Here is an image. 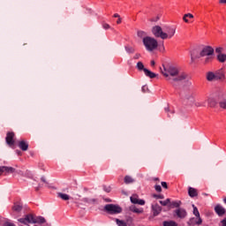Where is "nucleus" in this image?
I'll list each match as a JSON object with an SVG mask.
<instances>
[{
    "label": "nucleus",
    "instance_id": "nucleus-14",
    "mask_svg": "<svg viewBox=\"0 0 226 226\" xmlns=\"http://www.w3.org/2000/svg\"><path fill=\"white\" fill-rule=\"evenodd\" d=\"M18 146L22 151H27L29 149V144L26 140H20Z\"/></svg>",
    "mask_w": 226,
    "mask_h": 226
},
{
    "label": "nucleus",
    "instance_id": "nucleus-32",
    "mask_svg": "<svg viewBox=\"0 0 226 226\" xmlns=\"http://www.w3.org/2000/svg\"><path fill=\"white\" fill-rule=\"evenodd\" d=\"M116 223L118 226H127L126 222H124L123 220H119V219H116Z\"/></svg>",
    "mask_w": 226,
    "mask_h": 226
},
{
    "label": "nucleus",
    "instance_id": "nucleus-44",
    "mask_svg": "<svg viewBox=\"0 0 226 226\" xmlns=\"http://www.w3.org/2000/svg\"><path fill=\"white\" fill-rule=\"evenodd\" d=\"M187 17V19H193V14L192 13H186L185 14V18Z\"/></svg>",
    "mask_w": 226,
    "mask_h": 226
},
{
    "label": "nucleus",
    "instance_id": "nucleus-51",
    "mask_svg": "<svg viewBox=\"0 0 226 226\" xmlns=\"http://www.w3.org/2000/svg\"><path fill=\"white\" fill-rule=\"evenodd\" d=\"M139 57H140V54L137 53V54L134 56L133 59H139Z\"/></svg>",
    "mask_w": 226,
    "mask_h": 226
},
{
    "label": "nucleus",
    "instance_id": "nucleus-35",
    "mask_svg": "<svg viewBox=\"0 0 226 226\" xmlns=\"http://www.w3.org/2000/svg\"><path fill=\"white\" fill-rule=\"evenodd\" d=\"M125 50L128 54H133L135 52V49L130 46H125Z\"/></svg>",
    "mask_w": 226,
    "mask_h": 226
},
{
    "label": "nucleus",
    "instance_id": "nucleus-37",
    "mask_svg": "<svg viewBox=\"0 0 226 226\" xmlns=\"http://www.w3.org/2000/svg\"><path fill=\"white\" fill-rule=\"evenodd\" d=\"M154 189H155L156 192H162V185H156L154 186Z\"/></svg>",
    "mask_w": 226,
    "mask_h": 226
},
{
    "label": "nucleus",
    "instance_id": "nucleus-55",
    "mask_svg": "<svg viewBox=\"0 0 226 226\" xmlns=\"http://www.w3.org/2000/svg\"><path fill=\"white\" fill-rule=\"evenodd\" d=\"M4 173L3 166H0V176Z\"/></svg>",
    "mask_w": 226,
    "mask_h": 226
},
{
    "label": "nucleus",
    "instance_id": "nucleus-40",
    "mask_svg": "<svg viewBox=\"0 0 226 226\" xmlns=\"http://www.w3.org/2000/svg\"><path fill=\"white\" fill-rule=\"evenodd\" d=\"M102 27H103V29H110V25H109L107 23H103Z\"/></svg>",
    "mask_w": 226,
    "mask_h": 226
},
{
    "label": "nucleus",
    "instance_id": "nucleus-34",
    "mask_svg": "<svg viewBox=\"0 0 226 226\" xmlns=\"http://www.w3.org/2000/svg\"><path fill=\"white\" fill-rule=\"evenodd\" d=\"M159 202H160V204L162 206H169V204H170V199L168 198L164 201L163 200H160Z\"/></svg>",
    "mask_w": 226,
    "mask_h": 226
},
{
    "label": "nucleus",
    "instance_id": "nucleus-47",
    "mask_svg": "<svg viewBox=\"0 0 226 226\" xmlns=\"http://www.w3.org/2000/svg\"><path fill=\"white\" fill-rule=\"evenodd\" d=\"M183 20L184 22H185L186 24H188L189 20H188V17H185V14L183 17Z\"/></svg>",
    "mask_w": 226,
    "mask_h": 226
},
{
    "label": "nucleus",
    "instance_id": "nucleus-50",
    "mask_svg": "<svg viewBox=\"0 0 226 226\" xmlns=\"http://www.w3.org/2000/svg\"><path fill=\"white\" fill-rule=\"evenodd\" d=\"M41 181H42V183H45L47 185V179L45 178V177H41Z\"/></svg>",
    "mask_w": 226,
    "mask_h": 226
},
{
    "label": "nucleus",
    "instance_id": "nucleus-24",
    "mask_svg": "<svg viewBox=\"0 0 226 226\" xmlns=\"http://www.w3.org/2000/svg\"><path fill=\"white\" fill-rule=\"evenodd\" d=\"M207 79L209 81L216 80V76L215 72H208L207 75Z\"/></svg>",
    "mask_w": 226,
    "mask_h": 226
},
{
    "label": "nucleus",
    "instance_id": "nucleus-4",
    "mask_svg": "<svg viewBox=\"0 0 226 226\" xmlns=\"http://www.w3.org/2000/svg\"><path fill=\"white\" fill-rule=\"evenodd\" d=\"M152 34L155 38H161V40H167V34L163 32V29L160 26H153Z\"/></svg>",
    "mask_w": 226,
    "mask_h": 226
},
{
    "label": "nucleus",
    "instance_id": "nucleus-9",
    "mask_svg": "<svg viewBox=\"0 0 226 226\" xmlns=\"http://www.w3.org/2000/svg\"><path fill=\"white\" fill-rule=\"evenodd\" d=\"M175 216H177V218H180L181 220L186 218L188 213H186V210L185 208H177L174 211Z\"/></svg>",
    "mask_w": 226,
    "mask_h": 226
},
{
    "label": "nucleus",
    "instance_id": "nucleus-2",
    "mask_svg": "<svg viewBox=\"0 0 226 226\" xmlns=\"http://www.w3.org/2000/svg\"><path fill=\"white\" fill-rule=\"evenodd\" d=\"M143 45L147 52H153L158 49V41L154 37L148 36L143 39Z\"/></svg>",
    "mask_w": 226,
    "mask_h": 226
},
{
    "label": "nucleus",
    "instance_id": "nucleus-56",
    "mask_svg": "<svg viewBox=\"0 0 226 226\" xmlns=\"http://www.w3.org/2000/svg\"><path fill=\"white\" fill-rule=\"evenodd\" d=\"M150 64H151V66H154V64H155L154 60H152V61L150 62Z\"/></svg>",
    "mask_w": 226,
    "mask_h": 226
},
{
    "label": "nucleus",
    "instance_id": "nucleus-45",
    "mask_svg": "<svg viewBox=\"0 0 226 226\" xmlns=\"http://www.w3.org/2000/svg\"><path fill=\"white\" fill-rule=\"evenodd\" d=\"M221 226H226V217L221 221Z\"/></svg>",
    "mask_w": 226,
    "mask_h": 226
},
{
    "label": "nucleus",
    "instance_id": "nucleus-16",
    "mask_svg": "<svg viewBox=\"0 0 226 226\" xmlns=\"http://www.w3.org/2000/svg\"><path fill=\"white\" fill-rule=\"evenodd\" d=\"M188 194L190 197L193 198V197H197V195H199V192H197V189L193 187H189Z\"/></svg>",
    "mask_w": 226,
    "mask_h": 226
},
{
    "label": "nucleus",
    "instance_id": "nucleus-61",
    "mask_svg": "<svg viewBox=\"0 0 226 226\" xmlns=\"http://www.w3.org/2000/svg\"><path fill=\"white\" fill-rule=\"evenodd\" d=\"M224 204H226V198L223 200Z\"/></svg>",
    "mask_w": 226,
    "mask_h": 226
},
{
    "label": "nucleus",
    "instance_id": "nucleus-39",
    "mask_svg": "<svg viewBox=\"0 0 226 226\" xmlns=\"http://www.w3.org/2000/svg\"><path fill=\"white\" fill-rule=\"evenodd\" d=\"M222 50H223V48H216L215 49V53L216 54H222Z\"/></svg>",
    "mask_w": 226,
    "mask_h": 226
},
{
    "label": "nucleus",
    "instance_id": "nucleus-53",
    "mask_svg": "<svg viewBox=\"0 0 226 226\" xmlns=\"http://www.w3.org/2000/svg\"><path fill=\"white\" fill-rule=\"evenodd\" d=\"M219 3H220L221 4H226V0H219Z\"/></svg>",
    "mask_w": 226,
    "mask_h": 226
},
{
    "label": "nucleus",
    "instance_id": "nucleus-57",
    "mask_svg": "<svg viewBox=\"0 0 226 226\" xmlns=\"http://www.w3.org/2000/svg\"><path fill=\"white\" fill-rule=\"evenodd\" d=\"M190 98H192V94H189L188 96L186 97L187 100H190Z\"/></svg>",
    "mask_w": 226,
    "mask_h": 226
},
{
    "label": "nucleus",
    "instance_id": "nucleus-41",
    "mask_svg": "<svg viewBox=\"0 0 226 226\" xmlns=\"http://www.w3.org/2000/svg\"><path fill=\"white\" fill-rule=\"evenodd\" d=\"M103 190H104V192H106V193H110V187H107V186H103Z\"/></svg>",
    "mask_w": 226,
    "mask_h": 226
},
{
    "label": "nucleus",
    "instance_id": "nucleus-23",
    "mask_svg": "<svg viewBox=\"0 0 226 226\" xmlns=\"http://www.w3.org/2000/svg\"><path fill=\"white\" fill-rule=\"evenodd\" d=\"M163 226H177V222H176L175 221H164L162 222Z\"/></svg>",
    "mask_w": 226,
    "mask_h": 226
},
{
    "label": "nucleus",
    "instance_id": "nucleus-54",
    "mask_svg": "<svg viewBox=\"0 0 226 226\" xmlns=\"http://www.w3.org/2000/svg\"><path fill=\"white\" fill-rule=\"evenodd\" d=\"M121 22H122L121 18H118V19L117 20V24H121Z\"/></svg>",
    "mask_w": 226,
    "mask_h": 226
},
{
    "label": "nucleus",
    "instance_id": "nucleus-13",
    "mask_svg": "<svg viewBox=\"0 0 226 226\" xmlns=\"http://www.w3.org/2000/svg\"><path fill=\"white\" fill-rule=\"evenodd\" d=\"M215 211L216 213V215H218V216H223V215H225L226 210L223 207H222L221 205H216L215 207Z\"/></svg>",
    "mask_w": 226,
    "mask_h": 226
},
{
    "label": "nucleus",
    "instance_id": "nucleus-15",
    "mask_svg": "<svg viewBox=\"0 0 226 226\" xmlns=\"http://www.w3.org/2000/svg\"><path fill=\"white\" fill-rule=\"evenodd\" d=\"M23 207L21 203H14V205L12 206V211H14V213H20Z\"/></svg>",
    "mask_w": 226,
    "mask_h": 226
},
{
    "label": "nucleus",
    "instance_id": "nucleus-10",
    "mask_svg": "<svg viewBox=\"0 0 226 226\" xmlns=\"http://www.w3.org/2000/svg\"><path fill=\"white\" fill-rule=\"evenodd\" d=\"M165 34L167 38H172L176 34V27L174 26H165Z\"/></svg>",
    "mask_w": 226,
    "mask_h": 226
},
{
    "label": "nucleus",
    "instance_id": "nucleus-8",
    "mask_svg": "<svg viewBox=\"0 0 226 226\" xmlns=\"http://www.w3.org/2000/svg\"><path fill=\"white\" fill-rule=\"evenodd\" d=\"M19 223H23V225H29L30 223H34V215L32 214L26 215L25 218H19L18 220Z\"/></svg>",
    "mask_w": 226,
    "mask_h": 226
},
{
    "label": "nucleus",
    "instance_id": "nucleus-48",
    "mask_svg": "<svg viewBox=\"0 0 226 226\" xmlns=\"http://www.w3.org/2000/svg\"><path fill=\"white\" fill-rule=\"evenodd\" d=\"M147 90V86H143L141 88L142 93H146Z\"/></svg>",
    "mask_w": 226,
    "mask_h": 226
},
{
    "label": "nucleus",
    "instance_id": "nucleus-38",
    "mask_svg": "<svg viewBox=\"0 0 226 226\" xmlns=\"http://www.w3.org/2000/svg\"><path fill=\"white\" fill-rule=\"evenodd\" d=\"M136 204H139V206H144V204H146V201L144 200H138V202Z\"/></svg>",
    "mask_w": 226,
    "mask_h": 226
},
{
    "label": "nucleus",
    "instance_id": "nucleus-6",
    "mask_svg": "<svg viewBox=\"0 0 226 226\" xmlns=\"http://www.w3.org/2000/svg\"><path fill=\"white\" fill-rule=\"evenodd\" d=\"M136 68H138V70L139 72L143 71L145 75H146V77H148L149 79H155V77L157 76L156 73L149 71L147 68H144V64L142 62H138L137 65H136Z\"/></svg>",
    "mask_w": 226,
    "mask_h": 226
},
{
    "label": "nucleus",
    "instance_id": "nucleus-36",
    "mask_svg": "<svg viewBox=\"0 0 226 226\" xmlns=\"http://www.w3.org/2000/svg\"><path fill=\"white\" fill-rule=\"evenodd\" d=\"M127 226H132L133 224V219L132 217H128L125 222Z\"/></svg>",
    "mask_w": 226,
    "mask_h": 226
},
{
    "label": "nucleus",
    "instance_id": "nucleus-60",
    "mask_svg": "<svg viewBox=\"0 0 226 226\" xmlns=\"http://www.w3.org/2000/svg\"><path fill=\"white\" fill-rule=\"evenodd\" d=\"M191 59H192V61H193V59H194L193 55H192Z\"/></svg>",
    "mask_w": 226,
    "mask_h": 226
},
{
    "label": "nucleus",
    "instance_id": "nucleus-17",
    "mask_svg": "<svg viewBox=\"0 0 226 226\" xmlns=\"http://www.w3.org/2000/svg\"><path fill=\"white\" fill-rule=\"evenodd\" d=\"M223 79H225L223 71H218L215 72V80H223Z\"/></svg>",
    "mask_w": 226,
    "mask_h": 226
},
{
    "label": "nucleus",
    "instance_id": "nucleus-42",
    "mask_svg": "<svg viewBox=\"0 0 226 226\" xmlns=\"http://www.w3.org/2000/svg\"><path fill=\"white\" fill-rule=\"evenodd\" d=\"M153 197L154 199H163V195H162V194H154Z\"/></svg>",
    "mask_w": 226,
    "mask_h": 226
},
{
    "label": "nucleus",
    "instance_id": "nucleus-58",
    "mask_svg": "<svg viewBox=\"0 0 226 226\" xmlns=\"http://www.w3.org/2000/svg\"><path fill=\"white\" fill-rule=\"evenodd\" d=\"M154 181H160V178L154 177Z\"/></svg>",
    "mask_w": 226,
    "mask_h": 226
},
{
    "label": "nucleus",
    "instance_id": "nucleus-28",
    "mask_svg": "<svg viewBox=\"0 0 226 226\" xmlns=\"http://www.w3.org/2000/svg\"><path fill=\"white\" fill-rule=\"evenodd\" d=\"M209 107H216V100L215 98H208Z\"/></svg>",
    "mask_w": 226,
    "mask_h": 226
},
{
    "label": "nucleus",
    "instance_id": "nucleus-46",
    "mask_svg": "<svg viewBox=\"0 0 226 226\" xmlns=\"http://www.w3.org/2000/svg\"><path fill=\"white\" fill-rule=\"evenodd\" d=\"M4 226H15V224L13 222H6Z\"/></svg>",
    "mask_w": 226,
    "mask_h": 226
},
{
    "label": "nucleus",
    "instance_id": "nucleus-26",
    "mask_svg": "<svg viewBox=\"0 0 226 226\" xmlns=\"http://www.w3.org/2000/svg\"><path fill=\"white\" fill-rule=\"evenodd\" d=\"M58 197H60V199H62L63 200H70V196L63 192H59Z\"/></svg>",
    "mask_w": 226,
    "mask_h": 226
},
{
    "label": "nucleus",
    "instance_id": "nucleus-27",
    "mask_svg": "<svg viewBox=\"0 0 226 226\" xmlns=\"http://www.w3.org/2000/svg\"><path fill=\"white\" fill-rule=\"evenodd\" d=\"M181 206V201H172L170 203V207H179Z\"/></svg>",
    "mask_w": 226,
    "mask_h": 226
},
{
    "label": "nucleus",
    "instance_id": "nucleus-7",
    "mask_svg": "<svg viewBox=\"0 0 226 226\" xmlns=\"http://www.w3.org/2000/svg\"><path fill=\"white\" fill-rule=\"evenodd\" d=\"M5 142L7 146H9V147H11V149H15V132H7L5 137Z\"/></svg>",
    "mask_w": 226,
    "mask_h": 226
},
{
    "label": "nucleus",
    "instance_id": "nucleus-11",
    "mask_svg": "<svg viewBox=\"0 0 226 226\" xmlns=\"http://www.w3.org/2000/svg\"><path fill=\"white\" fill-rule=\"evenodd\" d=\"M151 207L154 216H158L162 213V207L158 203H153Z\"/></svg>",
    "mask_w": 226,
    "mask_h": 226
},
{
    "label": "nucleus",
    "instance_id": "nucleus-25",
    "mask_svg": "<svg viewBox=\"0 0 226 226\" xmlns=\"http://www.w3.org/2000/svg\"><path fill=\"white\" fill-rule=\"evenodd\" d=\"M124 181L125 185H130L132 183H134L135 180L130 176H125Z\"/></svg>",
    "mask_w": 226,
    "mask_h": 226
},
{
    "label": "nucleus",
    "instance_id": "nucleus-18",
    "mask_svg": "<svg viewBox=\"0 0 226 226\" xmlns=\"http://www.w3.org/2000/svg\"><path fill=\"white\" fill-rule=\"evenodd\" d=\"M3 170H4V172H6L7 174L15 173V168L13 167L3 166Z\"/></svg>",
    "mask_w": 226,
    "mask_h": 226
},
{
    "label": "nucleus",
    "instance_id": "nucleus-33",
    "mask_svg": "<svg viewBox=\"0 0 226 226\" xmlns=\"http://www.w3.org/2000/svg\"><path fill=\"white\" fill-rule=\"evenodd\" d=\"M83 202H87L88 204H94V202H96V200H94V199L84 198V199H83Z\"/></svg>",
    "mask_w": 226,
    "mask_h": 226
},
{
    "label": "nucleus",
    "instance_id": "nucleus-19",
    "mask_svg": "<svg viewBox=\"0 0 226 226\" xmlns=\"http://www.w3.org/2000/svg\"><path fill=\"white\" fill-rule=\"evenodd\" d=\"M130 211H132V213H137L138 215L144 213V210L142 208H137L135 206L130 207Z\"/></svg>",
    "mask_w": 226,
    "mask_h": 226
},
{
    "label": "nucleus",
    "instance_id": "nucleus-59",
    "mask_svg": "<svg viewBox=\"0 0 226 226\" xmlns=\"http://www.w3.org/2000/svg\"><path fill=\"white\" fill-rule=\"evenodd\" d=\"M165 112H169V107L164 109Z\"/></svg>",
    "mask_w": 226,
    "mask_h": 226
},
{
    "label": "nucleus",
    "instance_id": "nucleus-30",
    "mask_svg": "<svg viewBox=\"0 0 226 226\" xmlns=\"http://www.w3.org/2000/svg\"><path fill=\"white\" fill-rule=\"evenodd\" d=\"M219 106L221 109H226V99H222L219 102Z\"/></svg>",
    "mask_w": 226,
    "mask_h": 226
},
{
    "label": "nucleus",
    "instance_id": "nucleus-5",
    "mask_svg": "<svg viewBox=\"0 0 226 226\" xmlns=\"http://www.w3.org/2000/svg\"><path fill=\"white\" fill-rule=\"evenodd\" d=\"M104 210L109 213V215H119L123 211V208L117 205L108 204L104 207Z\"/></svg>",
    "mask_w": 226,
    "mask_h": 226
},
{
    "label": "nucleus",
    "instance_id": "nucleus-31",
    "mask_svg": "<svg viewBox=\"0 0 226 226\" xmlns=\"http://www.w3.org/2000/svg\"><path fill=\"white\" fill-rule=\"evenodd\" d=\"M130 199L132 204H137L139 202V196L137 195H133Z\"/></svg>",
    "mask_w": 226,
    "mask_h": 226
},
{
    "label": "nucleus",
    "instance_id": "nucleus-1",
    "mask_svg": "<svg viewBox=\"0 0 226 226\" xmlns=\"http://www.w3.org/2000/svg\"><path fill=\"white\" fill-rule=\"evenodd\" d=\"M161 72L166 80L172 84L175 87L183 86L184 89H190L192 87V78L185 72H179V69L174 65L161 68Z\"/></svg>",
    "mask_w": 226,
    "mask_h": 226
},
{
    "label": "nucleus",
    "instance_id": "nucleus-3",
    "mask_svg": "<svg viewBox=\"0 0 226 226\" xmlns=\"http://www.w3.org/2000/svg\"><path fill=\"white\" fill-rule=\"evenodd\" d=\"M213 54H215V49L213 48H211V46H206L200 51V56L206 57V56H207V57L205 59V62L209 63V61H211V59H213V57H211V56H213Z\"/></svg>",
    "mask_w": 226,
    "mask_h": 226
},
{
    "label": "nucleus",
    "instance_id": "nucleus-52",
    "mask_svg": "<svg viewBox=\"0 0 226 226\" xmlns=\"http://www.w3.org/2000/svg\"><path fill=\"white\" fill-rule=\"evenodd\" d=\"M113 17L115 19H120L121 18V16H119V14H117V13H115Z\"/></svg>",
    "mask_w": 226,
    "mask_h": 226
},
{
    "label": "nucleus",
    "instance_id": "nucleus-49",
    "mask_svg": "<svg viewBox=\"0 0 226 226\" xmlns=\"http://www.w3.org/2000/svg\"><path fill=\"white\" fill-rule=\"evenodd\" d=\"M16 154L18 156H22V152L20 150H16Z\"/></svg>",
    "mask_w": 226,
    "mask_h": 226
},
{
    "label": "nucleus",
    "instance_id": "nucleus-12",
    "mask_svg": "<svg viewBox=\"0 0 226 226\" xmlns=\"http://www.w3.org/2000/svg\"><path fill=\"white\" fill-rule=\"evenodd\" d=\"M193 207V215L198 218V222H196V225H202V218H200V213H199V208L192 205Z\"/></svg>",
    "mask_w": 226,
    "mask_h": 226
},
{
    "label": "nucleus",
    "instance_id": "nucleus-21",
    "mask_svg": "<svg viewBox=\"0 0 226 226\" xmlns=\"http://www.w3.org/2000/svg\"><path fill=\"white\" fill-rule=\"evenodd\" d=\"M46 220L42 216L34 217V223H45Z\"/></svg>",
    "mask_w": 226,
    "mask_h": 226
},
{
    "label": "nucleus",
    "instance_id": "nucleus-43",
    "mask_svg": "<svg viewBox=\"0 0 226 226\" xmlns=\"http://www.w3.org/2000/svg\"><path fill=\"white\" fill-rule=\"evenodd\" d=\"M162 188H165V190H167L169 188V186L167 185V182H162L161 183Z\"/></svg>",
    "mask_w": 226,
    "mask_h": 226
},
{
    "label": "nucleus",
    "instance_id": "nucleus-20",
    "mask_svg": "<svg viewBox=\"0 0 226 226\" xmlns=\"http://www.w3.org/2000/svg\"><path fill=\"white\" fill-rule=\"evenodd\" d=\"M137 35L139 38H142L143 41H144V38L149 37V36H147V33H146L145 31H141V30H139L137 32Z\"/></svg>",
    "mask_w": 226,
    "mask_h": 226
},
{
    "label": "nucleus",
    "instance_id": "nucleus-22",
    "mask_svg": "<svg viewBox=\"0 0 226 226\" xmlns=\"http://www.w3.org/2000/svg\"><path fill=\"white\" fill-rule=\"evenodd\" d=\"M217 59L219 61V63H225L226 61V54L223 53H220L217 55Z\"/></svg>",
    "mask_w": 226,
    "mask_h": 226
},
{
    "label": "nucleus",
    "instance_id": "nucleus-29",
    "mask_svg": "<svg viewBox=\"0 0 226 226\" xmlns=\"http://www.w3.org/2000/svg\"><path fill=\"white\" fill-rule=\"evenodd\" d=\"M197 222H199V221H197V219L192 217L189 220V222L187 223L189 226H195V225H197Z\"/></svg>",
    "mask_w": 226,
    "mask_h": 226
}]
</instances>
